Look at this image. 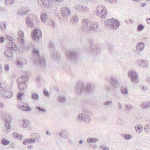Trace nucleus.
<instances>
[{
	"instance_id": "45",
	"label": "nucleus",
	"mask_w": 150,
	"mask_h": 150,
	"mask_svg": "<svg viewBox=\"0 0 150 150\" xmlns=\"http://www.w3.org/2000/svg\"><path fill=\"white\" fill-rule=\"evenodd\" d=\"M71 21L74 23H76L78 21V18L77 16H73L71 19Z\"/></svg>"
},
{
	"instance_id": "54",
	"label": "nucleus",
	"mask_w": 150,
	"mask_h": 150,
	"mask_svg": "<svg viewBox=\"0 0 150 150\" xmlns=\"http://www.w3.org/2000/svg\"><path fill=\"white\" fill-rule=\"evenodd\" d=\"M106 89L107 91L111 92L112 93L114 90V88L111 86H108L107 88Z\"/></svg>"
},
{
	"instance_id": "33",
	"label": "nucleus",
	"mask_w": 150,
	"mask_h": 150,
	"mask_svg": "<svg viewBox=\"0 0 150 150\" xmlns=\"http://www.w3.org/2000/svg\"><path fill=\"white\" fill-rule=\"evenodd\" d=\"M22 8L23 12V15L27 14L30 11V9L29 7H23Z\"/></svg>"
},
{
	"instance_id": "44",
	"label": "nucleus",
	"mask_w": 150,
	"mask_h": 150,
	"mask_svg": "<svg viewBox=\"0 0 150 150\" xmlns=\"http://www.w3.org/2000/svg\"><path fill=\"white\" fill-rule=\"evenodd\" d=\"M58 100L62 103H64L66 101V98L63 96H60L58 98Z\"/></svg>"
},
{
	"instance_id": "37",
	"label": "nucleus",
	"mask_w": 150,
	"mask_h": 150,
	"mask_svg": "<svg viewBox=\"0 0 150 150\" xmlns=\"http://www.w3.org/2000/svg\"><path fill=\"white\" fill-rule=\"evenodd\" d=\"M144 129L145 132L146 133H150V124H148L145 125Z\"/></svg>"
},
{
	"instance_id": "63",
	"label": "nucleus",
	"mask_w": 150,
	"mask_h": 150,
	"mask_svg": "<svg viewBox=\"0 0 150 150\" xmlns=\"http://www.w3.org/2000/svg\"><path fill=\"white\" fill-rule=\"evenodd\" d=\"M29 143H34L35 142V140L34 138L29 139Z\"/></svg>"
},
{
	"instance_id": "59",
	"label": "nucleus",
	"mask_w": 150,
	"mask_h": 150,
	"mask_svg": "<svg viewBox=\"0 0 150 150\" xmlns=\"http://www.w3.org/2000/svg\"><path fill=\"white\" fill-rule=\"evenodd\" d=\"M43 93L44 95L47 97H49L50 95V93L46 90L43 91Z\"/></svg>"
},
{
	"instance_id": "8",
	"label": "nucleus",
	"mask_w": 150,
	"mask_h": 150,
	"mask_svg": "<svg viewBox=\"0 0 150 150\" xmlns=\"http://www.w3.org/2000/svg\"><path fill=\"white\" fill-rule=\"evenodd\" d=\"M33 40L35 41H38L42 37V33L41 31L37 28L34 29L32 35Z\"/></svg>"
},
{
	"instance_id": "25",
	"label": "nucleus",
	"mask_w": 150,
	"mask_h": 150,
	"mask_svg": "<svg viewBox=\"0 0 150 150\" xmlns=\"http://www.w3.org/2000/svg\"><path fill=\"white\" fill-rule=\"evenodd\" d=\"M99 27L98 23H92L90 25L91 30H92L93 31L96 30Z\"/></svg>"
},
{
	"instance_id": "32",
	"label": "nucleus",
	"mask_w": 150,
	"mask_h": 150,
	"mask_svg": "<svg viewBox=\"0 0 150 150\" xmlns=\"http://www.w3.org/2000/svg\"><path fill=\"white\" fill-rule=\"evenodd\" d=\"M141 107L143 109H146L150 107V102L142 103L141 105Z\"/></svg>"
},
{
	"instance_id": "41",
	"label": "nucleus",
	"mask_w": 150,
	"mask_h": 150,
	"mask_svg": "<svg viewBox=\"0 0 150 150\" xmlns=\"http://www.w3.org/2000/svg\"><path fill=\"white\" fill-rule=\"evenodd\" d=\"M135 129L137 132L139 133L142 131L143 128L142 127L137 126L135 127Z\"/></svg>"
},
{
	"instance_id": "36",
	"label": "nucleus",
	"mask_w": 150,
	"mask_h": 150,
	"mask_svg": "<svg viewBox=\"0 0 150 150\" xmlns=\"http://www.w3.org/2000/svg\"><path fill=\"white\" fill-rule=\"evenodd\" d=\"M121 92L123 94L125 95L127 94L128 92L127 88L126 87H121Z\"/></svg>"
},
{
	"instance_id": "20",
	"label": "nucleus",
	"mask_w": 150,
	"mask_h": 150,
	"mask_svg": "<svg viewBox=\"0 0 150 150\" xmlns=\"http://www.w3.org/2000/svg\"><path fill=\"white\" fill-rule=\"evenodd\" d=\"M85 91H86L87 93H88L90 94L94 92V89L92 87L90 83L87 84L86 88H85Z\"/></svg>"
},
{
	"instance_id": "60",
	"label": "nucleus",
	"mask_w": 150,
	"mask_h": 150,
	"mask_svg": "<svg viewBox=\"0 0 150 150\" xmlns=\"http://www.w3.org/2000/svg\"><path fill=\"white\" fill-rule=\"evenodd\" d=\"M29 139H25L23 141V144L24 145H26L28 144L29 143Z\"/></svg>"
},
{
	"instance_id": "29",
	"label": "nucleus",
	"mask_w": 150,
	"mask_h": 150,
	"mask_svg": "<svg viewBox=\"0 0 150 150\" xmlns=\"http://www.w3.org/2000/svg\"><path fill=\"white\" fill-rule=\"evenodd\" d=\"M9 43L8 42L7 44H6L5 46L6 47V49L5 52L4 54L7 57H9Z\"/></svg>"
},
{
	"instance_id": "19",
	"label": "nucleus",
	"mask_w": 150,
	"mask_h": 150,
	"mask_svg": "<svg viewBox=\"0 0 150 150\" xmlns=\"http://www.w3.org/2000/svg\"><path fill=\"white\" fill-rule=\"evenodd\" d=\"M9 91L0 90V95H2L3 97L9 98Z\"/></svg>"
},
{
	"instance_id": "13",
	"label": "nucleus",
	"mask_w": 150,
	"mask_h": 150,
	"mask_svg": "<svg viewBox=\"0 0 150 150\" xmlns=\"http://www.w3.org/2000/svg\"><path fill=\"white\" fill-rule=\"evenodd\" d=\"M74 8L77 9L78 11L83 12H86L89 11V9L88 8L84 6L76 5L74 6Z\"/></svg>"
},
{
	"instance_id": "12",
	"label": "nucleus",
	"mask_w": 150,
	"mask_h": 150,
	"mask_svg": "<svg viewBox=\"0 0 150 150\" xmlns=\"http://www.w3.org/2000/svg\"><path fill=\"white\" fill-rule=\"evenodd\" d=\"M60 11L61 14L63 16H68L70 14L71 10L67 7H64L62 8Z\"/></svg>"
},
{
	"instance_id": "39",
	"label": "nucleus",
	"mask_w": 150,
	"mask_h": 150,
	"mask_svg": "<svg viewBox=\"0 0 150 150\" xmlns=\"http://www.w3.org/2000/svg\"><path fill=\"white\" fill-rule=\"evenodd\" d=\"M61 137L64 138H67V134L66 133L65 130L61 131L60 133Z\"/></svg>"
},
{
	"instance_id": "15",
	"label": "nucleus",
	"mask_w": 150,
	"mask_h": 150,
	"mask_svg": "<svg viewBox=\"0 0 150 150\" xmlns=\"http://www.w3.org/2000/svg\"><path fill=\"white\" fill-rule=\"evenodd\" d=\"M145 47V44L142 42H139L137 43L136 45L137 50L139 52H142Z\"/></svg>"
},
{
	"instance_id": "53",
	"label": "nucleus",
	"mask_w": 150,
	"mask_h": 150,
	"mask_svg": "<svg viewBox=\"0 0 150 150\" xmlns=\"http://www.w3.org/2000/svg\"><path fill=\"white\" fill-rule=\"evenodd\" d=\"M122 136L123 137H125V139L127 140H129L131 138V136L130 134H122Z\"/></svg>"
},
{
	"instance_id": "24",
	"label": "nucleus",
	"mask_w": 150,
	"mask_h": 150,
	"mask_svg": "<svg viewBox=\"0 0 150 150\" xmlns=\"http://www.w3.org/2000/svg\"><path fill=\"white\" fill-rule=\"evenodd\" d=\"M120 25V22L119 21L115 19V21H113L112 26L111 28L113 30L117 29Z\"/></svg>"
},
{
	"instance_id": "6",
	"label": "nucleus",
	"mask_w": 150,
	"mask_h": 150,
	"mask_svg": "<svg viewBox=\"0 0 150 150\" xmlns=\"http://www.w3.org/2000/svg\"><path fill=\"white\" fill-rule=\"evenodd\" d=\"M96 10V12L100 17L103 18L105 17L107 12L105 8L103 6L100 5L98 6Z\"/></svg>"
},
{
	"instance_id": "10",
	"label": "nucleus",
	"mask_w": 150,
	"mask_h": 150,
	"mask_svg": "<svg viewBox=\"0 0 150 150\" xmlns=\"http://www.w3.org/2000/svg\"><path fill=\"white\" fill-rule=\"evenodd\" d=\"M2 120L5 122V125L6 128L5 129L4 131L5 132L8 133L9 129V115L7 114L2 117Z\"/></svg>"
},
{
	"instance_id": "50",
	"label": "nucleus",
	"mask_w": 150,
	"mask_h": 150,
	"mask_svg": "<svg viewBox=\"0 0 150 150\" xmlns=\"http://www.w3.org/2000/svg\"><path fill=\"white\" fill-rule=\"evenodd\" d=\"M48 25L52 27H55L56 24L52 21H50L48 23Z\"/></svg>"
},
{
	"instance_id": "14",
	"label": "nucleus",
	"mask_w": 150,
	"mask_h": 150,
	"mask_svg": "<svg viewBox=\"0 0 150 150\" xmlns=\"http://www.w3.org/2000/svg\"><path fill=\"white\" fill-rule=\"evenodd\" d=\"M29 77L27 76H22L18 79L17 82L18 83H26L29 80Z\"/></svg>"
},
{
	"instance_id": "31",
	"label": "nucleus",
	"mask_w": 150,
	"mask_h": 150,
	"mask_svg": "<svg viewBox=\"0 0 150 150\" xmlns=\"http://www.w3.org/2000/svg\"><path fill=\"white\" fill-rule=\"evenodd\" d=\"M48 18L47 15L45 13H42L41 14V19L43 22H45Z\"/></svg>"
},
{
	"instance_id": "42",
	"label": "nucleus",
	"mask_w": 150,
	"mask_h": 150,
	"mask_svg": "<svg viewBox=\"0 0 150 150\" xmlns=\"http://www.w3.org/2000/svg\"><path fill=\"white\" fill-rule=\"evenodd\" d=\"M0 27L2 31H4L6 29V25L4 23L2 22L0 23Z\"/></svg>"
},
{
	"instance_id": "56",
	"label": "nucleus",
	"mask_w": 150,
	"mask_h": 150,
	"mask_svg": "<svg viewBox=\"0 0 150 150\" xmlns=\"http://www.w3.org/2000/svg\"><path fill=\"white\" fill-rule=\"evenodd\" d=\"M36 108L41 112H46V110L44 108H42L40 107H36Z\"/></svg>"
},
{
	"instance_id": "21",
	"label": "nucleus",
	"mask_w": 150,
	"mask_h": 150,
	"mask_svg": "<svg viewBox=\"0 0 150 150\" xmlns=\"http://www.w3.org/2000/svg\"><path fill=\"white\" fill-rule=\"evenodd\" d=\"M19 108L23 111L29 112L31 110L32 108L31 107L27 105H19Z\"/></svg>"
},
{
	"instance_id": "57",
	"label": "nucleus",
	"mask_w": 150,
	"mask_h": 150,
	"mask_svg": "<svg viewBox=\"0 0 150 150\" xmlns=\"http://www.w3.org/2000/svg\"><path fill=\"white\" fill-rule=\"evenodd\" d=\"M17 14L19 16L23 15V14L22 8L18 10L17 12Z\"/></svg>"
},
{
	"instance_id": "38",
	"label": "nucleus",
	"mask_w": 150,
	"mask_h": 150,
	"mask_svg": "<svg viewBox=\"0 0 150 150\" xmlns=\"http://www.w3.org/2000/svg\"><path fill=\"white\" fill-rule=\"evenodd\" d=\"M98 141V139L95 138H88L87 140V142L89 143H91L92 142L94 143H96Z\"/></svg>"
},
{
	"instance_id": "1",
	"label": "nucleus",
	"mask_w": 150,
	"mask_h": 150,
	"mask_svg": "<svg viewBox=\"0 0 150 150\" xmlns=\"http://www.w3.org/2000/svg\"><path fill=\"white\" fill-rule=\"evenodd\" d=\"M33 52L34 54L33 55V58L34 62L39 65L41 67H45L46 65V62L43 57L40 56L38 50L34 49Z\"/></svg>"
},
{
	"instance_id": "62",
	"label": "nucleus",
	"mask_w": 150,
	"mask_h": 150,
	"mask_svg": "<svg viewBox=\"0 0 150 150\" xmlns=\"http://www.w3.org/2000/svg\"><path fill=\"white\" fill-rule=\"evenodd\" d=\"M13 137L16 139H21L19 137H17V136H18V134L17 133V132H14L13 134Z\"/></svg>"
},
{
	"instance_id": "55",
	"label": "nucleus",
	"mask_w": 150,
	"mask_h": 150,
	"mask_svg": "<svg viewBox=\"0 0 150 150\" xmlns=\"http://www.w3.org/2000/svg\"><path fill=\"white\" fill-rule=\"evenodd\" d=\"M144 28V26L142 25H139L137 28V30L138 31H141Z\"/></svg>"
},
{
	"instance_id": "30",
	"label": "nucleus",
	"mask_w": 150,
	"mask_h": 150,
	"mask_svg": "<svg viewBox=\"0 0 150 150\" xmlns=\"http://www.w3.org/2000/svg\"><path fill=\"white\" fill-rule=\"evenodd\" d=\"M26 83H19L18 85V87L21 91H23L24 89L27 87Z\"/></svg>"
},
{
	"instance_id": "22",
	"label": "nucleus",
	"mask_w": 150,
	"mask_h": 150,
	"mask_svg": "<svg viewBox=\"0 0 150 150\" xmlns=\"http://www.w3.org/2000/svg\"><path fill=\"white\" fill-rule=\"evenodd\" d=\"M22 124V127L26 128L30 125V123L29 121L27 120H20L19 122Z\"/></svg>"
},
{
	"instance_id": "61",
	"label": "nucleus",
	"mask_w": 150,
	"mask_h": 150,
	"mask_svg": "<svg viewBox=\"0 0 150 150\" xmlns=\"http://www.w3.org/2000/svg\"><path fill=\"white\" fill-rule=\"evenodd\" d=\"M23 38H18V42L21 44H23L24 43V40Z\"/></svg>"
},
{
	"instance_id": "5",
	"label": "nucleus",
	"mask_w": 150,
	"mask_h": 150,
	"mask_svg": "<svg viewBox=\"0 0 150 150\" xmlns=\"http://www.w3.org/2000/svg\"><path fill=\"white\" fill-rule=\"evenodd\" d=\"M129 77L130 78L131 81L134 83H137L138 82V75L136 71L131 70L128 72Z\"/></svg>"
},
{
	"instance_id": "16",
	"label": "nucleus",
	"mask_w": 150,
	"mask_h": 150,
	"mask_svg": "<svg viewBox=\"0 0 150 150\" xmlns=\"http://www.w3.org/2000/svg\"><path fill=\"white\" fill-rule=\"evenodd\" d=\"M27 63L26 60L24 58H21L19 59L16 62L17 66L20 68L23 67V65Z\"/></svg>"
},
{
	"instance_id": "18",
	"label": "nucleus",
	"mask_w": 150,
	"mask_h": 150,
	"mask_svg": "<svg viewBox=\"0 0 150 150\" xmlns=\"http://www.w3.org/2000/svg\"><path fill=\"white\" fill-rule=\"evenodd\" d=\"M115 21V19L112 18L111 19H108L106 21L105 23V24L106 27L111 28L112 25L113 24V21Z\"/></svg>"
},
{
	"instance_id": "52",
	"label": "nucleus",
	"mask_w": 150,
	"mask_h": 150,
	"mask_svg": "<svg viewBox=\"0 0 150 150\" xmlns=\"http://www.w3.org/2000/svg\"><path fill=\"white\" fill-rule=\"evenodd\" d=\"M49 2H51L53 4L57 3V2L62 1L64 0H47Z\"/></svg>"
},
{
	"instance_id": "48",
	"label": "nucleus",
	"mask_w": 150,
	"mask_h": 150,
	"mask_svg": "<svg viewBox=\"0 0 150 150\" xmlns=\"http://www.w3.org/2000/svg\"><path fill=\"white\" fill-rule=\"evenodd\" d=\"M18 36L21 38H23L24 37V35L23 31L20 30L18 32Z\"/></svg>"
},
{
	"instance_id": "3",
	"label": "nucleus",
	"mask_w": 150,
	"mask_h": 150,
	"mask_svg": "<svg viewBox=\"0 0 150 150\" xmlns=\"http://www.w3.org/2000/svg\"><path fill=\"white\" fill-rule=\"evenodd\" d=\"M27 25L29 27L33 28L37 26L39 23V20L37 19L36 16L34 15H30L26 19Z\"/></svg>"
},
{
	"instance_id": "46",
	"label": "nucleus",
	"mask_w": 150,
	"mask_h": 150,
	"mask_svg": "<svg viewBox=\"0 0 150 150\" xmlns=\"http://www.w3.org/2000/svg\"><path fill=\"white\" fill-rule=\"evenodd\" d=\"M112 103V101H107L103 103V105L105 106H109Z\"/></svg>"
},
{
	"instance_id": "17",
	"label": "nucleus",
	"mask_w": 150,
	"mask_h": 150,
	"mask_svg": "<svg viewBox=\"0 0 150 150\" xmlns=\"http://www.w3.org/2000/svg\"><path fill=\"white\" fill-rule=\"evenodd\" d=\"M83 103L84 105L92 106L95 104V102L93 99H89L84 100L83 101Z\"/></svg>"
},
{
	"instance_id": "58",
	"label": "nucleus",
	"mask_w": 150,
	"mask_h": 150,
	"mask_svg": "<svg viewBox=\"0 0 150 150\" xmlns=\"http://www.w3.org/2000/svg\"><path fill=\"white\" fill-rule=\"evenodd\" d=\"M100 147L103 150H109V148L108 147L105 146L103 144L100 146Z\"/></svg>"
},
{
	"instance_id": "26",
	"label": "nucleus",
	"mask_w": 150,
	"mask_h": 150,
	"mask_svg": "<svg viewBox=\"0 0 150 150\" xmlns=\"http://www.w3.org/2000/svg\"><path fill=\"white\" fill-rule=\"evenodd\" d=\"M81 30L83 32L87 34H89L91 32L90 26L89 27L88 26H84L82 25L81 28Z\"/></svg>"
},
{
	"instance_id": "64",
	"label": "nucleus",
	"mask_w": 150,
	"mask_h": 150,
	"mask_svg": "<svg viewBox=\"0 0 150 150\" xmlns=\"http://www.w3.org/2000/svg\"><path fill=\"white\" fill-rule=\"evenodd\" d=\"M117 108L119 110H122V105L120 103H118L117 105Z\"/></svg>"
},
{
	"instance_id": "27",
	"label": "nucleus",
	"mask_w": 150,
	"mask_h": 150,
	"mask_svg": "<svg viewBox=\"0 0 150 150\" xmlns=\"http://www.w3.org/2000/svg\"><path fill=\"white\" fill-rule=\"evenodd\" d=\"M11 47H10V50H11V54H13V52H15L17 50V46L15 43L11 42Z\"/></svg>"
},
{
	"instance_id": "2",
	"label": "nucleus",
	"mask_w": 150,
	"mask_h": 150,
	"mask_svg": "<svg viewBox=\"0 0 150 150\" xmlns=\"http://www.w3.org/2000/svg\"><path fill=\"white\" fill-rule=\"evenodd\" d=\"M66 57L69 61L76 63L79 59L80 55L76 52L71 50L67 51Z\"/></svg>"
},
{
	"instance_id": "40",
	"label": "nucleus",
	"mask_w": 150,
	"mask_h": 150,
	"mask_svg": "<svg viewBox=\"0 0 150 150\" xmlns=\"http://www.w3.org/2000/svg\"><path fill=\"white\" fill-rule=\"evenodd\" d=\"M31 98L33 100H37L39 99V96L37 93H34L32 94Z\"/></svg>"
},
{
	"instance_id": "47",
	"label": "nucleus",
	"mask_w": 150,
	"mask_h": 150,
	"mask_svg": "<svg viewBox=\"0 0 150 150\" xmlns=\"http://www.w3.org/2000/svg\"><path fill=\"white\" fill-rule=\"evenodd\" d=\"M1 143L5 145L9 144V141L6 140V139L4 138L1 140Z\"/></svg>"
},
{
	"instance_id": "51",
	"label": "nucleus",
	"mask_w": 150,
	"mask_h": 150,
	"mask_svg": "<svg viewBox=\"0 0 150 150\" xmlns=\"http://www.w3.org/2000/svg\"><path fill=\"white\" fill-rule=\"evenodd\" d=\"M125 107L126 108V110L127 111H129L132 109V106L130 105L126 104L125 105Z\"/></svg>"
},
{
	"instance_id": "49",
	"label": "nucleus",
	"mask_w": 150,
	"mask_h": 150,
	"mask_svg": "<svg viewBox=\"0 0 150 150\" xmlns=\"http://www.w3.org/2000/svg\"><path fill=\"white\" fill-rule=\"evenodd\" d=\"M24 93H18L17 96V98L19 100H21L22 99V96H23Z\"/></svg>"
},
{
	"instance_id": "28",
	"label": "nucleus",
	"mask_w": 150,
	"mask_h": 150,
	"mask_svg": "<svg viewBox=\"0 0 150 150\" xmlns=\"http://www.w3.org/2000/svg\"><path fill=\"white\" fill-rule=\"evenodd\" d=\"M31 137L34 138L35 141H38L40 139V136L38 133H33L31 134Z\"/></svg>"
},
{
	"instance_id": "9",
	"label": "nucleus",
	"mask_w": 150,
	"mask_h": 150,
	"mask_svg": "<svg viewBox=\"0 0 150 150\" xmlns=\"http://www.w3.org/2000/svg\"><path fill=\"white\" fill-rule=\"evenodd\" d=\"M136 63L138 67L147 68L149 67L148 62L144 59H137L136 61Z\"/></svg>"
},
{
	"instance_id": "34",
	"label": "nucleus",
	"mask_w": 150,
	"mask_h": 150,
	"mask_svg": "<svg viewBox=\"0 0 150 150\" xmlns=\"http://www.w3.org/2000/svg\"><path fill=\"white\" fill-rule=\"evenodd\" d=\"M82 112H83V113H85L87 115H89L90 114L92 113L91 111L88 109V108L83 107L82 108Z\"/></svg>"
},
{
	"instance_id": "7",
	"label": "nucleus",
	"mask_w": 150,
	"mask_h": 150,
	"mask_svg": "<svg viewBox=\"0 0 150 150\" xmlns=\"http://www.w3.org/2000/svg\"><path fill=\"white\" fill-rule=\"evenodd\" d=\"M75 88L76 93L78 94H80L85 91L84 84L82 81H79Z\"/></svg>"
},
{
	"instance_id": "23",
	"label": "nucleus",
	"mask_w": 150,
	"mask_h": 150,
	"mask_svg": "<svg viewBox=\"0 0 150 150\" xmlns=\"http://www.w3.org/2000/svg\"><path fill=\"white\" fill-rule=\"evenodd\" d=\"M111 85L115 87H116L118 84V82L116 79L113 77H112L109 80Z\"/></svg>"
},
{
	"instance_id": "4",
	"label": "nucleus",
	"mask_w": 150,
	"mask_h": 150,
	"mask_svg": "<svg viewBox=\"0 0 150 150\" xmlns=\"http://www.w3.org/2000/svg\"><path fill=\"white\" fill-rule=\"evenodd\" d=\"M50 51V55L57 62H58L60 59L59 55H58L56 53V50L54 45V43L50 42L49 44Z\"/></svg>"
},
{
	"instance_id": "43",
	"label": "nucleus",
	"mask_w": 150,
	"mask_h": 150,
	"mask_svg": "<svg viewBox=\"0 0 150 150\" xmlns=\"http://www.w3.org/2000/svg\"><path fill=\"white\" fill-rule=\"evenodd\" d=\"M0 86L1 88L5 89L7 87L6 83L4 81H1L0 84Z\"/></svg>"
},
{
	"instance_id": "35",
	"label": "nucleus",
	"mask_w": 150,
	"mask_h": 150,
	"mask_svg": "<svg viewBox=\"0 0 150 150\" xmlns=\"http://www.w3.org/2000/svg\"><path fill=\"white\" fill-rule=\"evenodd\" d=\"M90 20L87 19H84L83 20L82 25L84 26H89L90 23Z\"/></svg>"
},
{
	"instance_id": "11",
	"label": "nucleus",
	"mask_w": 150,
	"mask_h": 150,
	"mask_svg": "<svg viewBox=\"0 0 150 150\" xmlns=\"http://www.w3.org/2000/svg\"><path fill=\"white\" fill-rule=\"evenodd\" d=\"M78 118L80 120H82L86 123H89L91 118L89 115L85 113H80L78 116Z\"/></svg>"
}]
</instances>
